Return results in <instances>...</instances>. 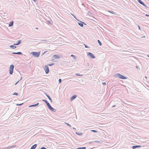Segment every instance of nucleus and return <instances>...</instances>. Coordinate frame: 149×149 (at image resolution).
<instances>
[{
	"label": "nucleus",
	"instance_id": "nucleus-1",
	"mask_svg": "<svg viewBox=\"0 0 149 149\" xmlns=\"http://www.w3.org/2000/svg\"><path fill=\"white\" fill-rule=\"evenodd\" d=\"M42 100L46 103L47 107L49 109L53 112L55 111V109L51 106L49 103L46 100Z\"/></svg>",
	"mask_w": 149,
	"mask_h": 149
},
{
	"label": "nucleus",
	"instance_id": "nucleus-2",
	"mask_svg": "<svg viewBox=\"0 0 149 149\" xmlns=\"http://www.w3.org/2000/svg\"><path fill=\"white\" fill-rule=\"evenodd\" d=\"M115 76L116 77H119L122 79H126L127 78L126 77L119 73L116 74Z\"/></svg>",
	"mask_w": 149,
	"mask_h": 149
},
{
	"label": "nucleus",
	"instance_id": "nucleus-3",
	"mask_svg": "<svg viewBox=\"0 0 149 149\" xmlns=\"http://www.w3.org/2000/svg\"><path fill=\"white\" fill-rule=\"evenodd\" d=\"M31 54H32L35 57H38L40 56V52H32L31 53Z\"/></svg>",
	"mask_w": 149,
	"mask_h": 149
},
{
	"label": "nucleus",
	"instance_id": "nucleus-4",
	"mask_svg": "<svg viewBox=\"0 0 149 149\" xmlns=\"http://www.w3.org/2000/svg\"><path fill=\"white\" fill-rule=\"evenodd\" d=\"M14 66L13 65H10L9 68V74H12L13 72V69Z\"/></svg>",
	"mask_w": 149,
	"mask_h": 149
},
{
	"label": "nucleus",
	"instance_id": "nucleus-5",
	"mask_svg": "<svg viewBox=\"0 0 149 149\" xmlns=\"http://www.w3.org/2000/svg\"><path fill=\"white\" fill-rule=\"evenodd\" d=\"M88 56H89L92 58H95L94 55L91 52H88L87 54Z\"/></svg>",
	"mask_w": 149,
	"mask_h": 149
},
{
	"label": "nucleus",
	"instance_id": "nucleus-6",
	"mask_svg": "<svg viewBox=\"0 0 149 149\" xmlns=\"http://www.w3.org/2000/svg\"><path fill=\"white\" fill-rule=\"evenodd\" d=\"M45 73L46 74H47L49 72V71L48 67V65H45Z\"/></svg>",
	"mask_w": 149,
	"mask_h": 149
},
{
	"label": "nucleus",
	"instance_id": "nucleus-7",
	"mask_svg": "<svg viewBox=\"0 0 149 149\" xmlns=\"http://www.w3.org/2000/svg\"><path fill=\"white\" fill-rule=\"evenodd\" d=\"M138 2L140 3L141 4L143 5L146 8H148V6L146 5L141 0H137Z\"/></svg>",
	"mask_w": 149,
	"mask_h": 149
},
{
	"label": "nucleus",
	"instance_id": "nucleus-8",
	"mask_svg": "<svg viewBox=\"0 0 149 149\" xmlns=\"http://www.w3.org/2000/svg\"><path fill=\"white\" fill-rule=\"evenodd\" d=\"M141 147V146L136 145L133 146L132 148L133 149H135L137 148H140Z\"/></svg>",
	"mask_w": 149,
	"mask_h": 149
},
{
	"label": "nucleus",
	"instance_id": "nucleus-9",
	"mask_svg": "<svg viewBox=\"0 0 149 149\" xmlns=\"http://www.w3.org/2000/svg\"><path fill=\"white\" fill-rule=\"evenodd\" d=\"M37 145L36 144H35L31 146L30 149H35L36 148Z\"/></svg>",
	"mask_w": 149,
	"mask_h": 149
},
{
	"label": "nucleus",
	"instance_id": "nucleus-10",
	"mask_svg": "<svg viewBox=\"0 0 149 149\" xmlns=\"http://www.w3.org/2000/svg\"><path fill=\"white\" fill-rule=\"evenodd\" d=\"M77 97V95H74L72 96L71 98V100H73L75 99L76 97Z\"/></svg>",
	"mask_w": 149,
	"mask_h": 149
},
{
	"label": "nucleus",
	"instance_id": "nucleus-11",
	"mask_svg": "<svg viewBox=\"0 0 149 149\" xmlns=\"http://www.w3.org/2000/svg\"><path fill=\"white\" fill-rule=\"evenodd\" d=\"M13 54H22V53L20 52H13L12 53Z\"/></svg>",
	"mask_w": 149,
	"mask_h": 149
},
{
	"label": "nucleus",
	"instance_id": "nucleus-12",
	"mask_svg": "<svg viewBox=\"0 0 149 149\" xmlns=\"http://www.w3.org/2000/svg\"><path fill=\"white\" fill-rule=\"evenodd\" d=\"M39 104V103H37L36 104H33V105H31L29 106V107H36V106H37Z\"/></svg>",
	"mask_w": 149,
	"mask_h": 149
},
{
	"label": "nucleus",
	"instance_id": "nucleus-13",
	"mask_svg": "<svg viewBox=\"0 0 149 149\" xmlns=\"http://www.w3.org/2000/svg\"><path fill=\"white\" fill-rule=\"evenodd\" d=\"M54 58H59V56L57 55H55L53 56Z\"/></svg>",
	"mask_w": 149,
	"mask_h": 149
},
{
	"label": "nucleus",
	"instance_id": "nucleus-14",
	"mask_svg": "<svg viewBox=\"0 0 149 149\" xmlns=\"http://www.w3.org/2000/svg\"><path fill=\"white\" fill-rule=\"evenodd\" d=\"M13 21H12V22H10V23L9 24V26H12L13 25Z\"/></svg>",
	"mask_w": 149,
	"mask_h": 149
},
{
	"label": "nucleus",
	"instance_id": "nucleus-15",
	"mask_svg": "<svg viewBox=\"0 0 149 149\" xmlns=\"http://www.w3.org/2000/svg\"><path fill=\"white\" fill-rule=\"evenodd\" d=\"M10 47H11L13 49H15L16 48V47L15 46H14V45H13L10 46Z\"/></svg>",
	"mask_w": 149,
	"mask_h": 149
},
{
	"label": "nucleus",
	"instance_id": "nucleus-16",
	"mask_svg": "<svg viewBox=\"0 0 149 149\" xmlns=\"http://www.w3.org/2000/svg\"><path fill=\"white\" fill-rule=\"evenodd\" d=\"M46 95L48 97L49 100H50V101L51 102H52V100L51 98L50 97V96L49 95H47V94H46Z\"/></svg>",
	"mask_w": 149,
	"mask_h": 149
},
{
	"label": "nucleus",
	"instance_id": "nucleus-17",
	"mask_svg": "<svg viewBox=\"0 0 149 149\" xmlns=\"http://www.w3.org/2000/svg\"><path fill=\"white\" fill-rule=\"evenodd\" d=\"M78 24L81 27H83V25L82 24V23H78Z\"/></svg>",
	"mask_w": 149,
	"mask_h": 149
},
{
	"label": "nucleus",
	"instance_id": "nucleus-18",
	"mask_svg": "<svg viewBox=\"0 0 149 149\" xmlns=\"http://www.w3.org/2000/svg\"><path fill=\"white\" fill-rule=\"evenodd\" d=\"M76 134H77L78 135H79V136H81L82 134V133H77V132H76Z\"/></svg>",
	"mask_w": 149,
	"mask_h": 149
},
{
	"label": "nucleus",
	"instance_id": "nucleus-19",
	"mask_svg": "<svg viewBox=\"0 0 149 149\" xmlns=\"http://www.w3.org/2000/svg\"><path fill=\"white\" fill-rule=\"evenodd\" d=\"M108 12L109 13H110L112 14H114V15L116 14L114 12H113V11H110L108 10Z\"/></svg>",
	"mask_w": 149,
	"mask_h": 149
},
{
	"label": "nucleus",
	"instance_id": "nucleus-20",
	"mask_svg": "<svg viewBox=\"0 0 149 149\" xmlns=\"http://www.w3.org/2000/svg\"><path fill=\"white\" fill-rule=\"evenodd\" d=\"M97 42H98L99 43V45L100 46H101L102 45V43L99 40H97Z\"/></svg>",
	"mask_w": 149,
	"mask_h": 149
},
{
	"label": "nucleus",
	"instance_id": "nucleus-21",
	"mask_svg": "<svg viewBox=\"0 0 149 149\" xmlns=\"http://www.w3.org/2000/svg\"><path fill=\"white\" fill-rule=\"evenodd\" d=\"M85 147H79L77 148V149H85Z\"/></svg>",
	"mask_w": 149,
	"mask_h": 149
},
{
	"label": "nucleus",
	"instance_id": "nucleus-22",
	"mask_svg": "<svg viewBox=\"0 0 149 149\" xmlns=\"http://www.w3.org/2000/svg\"><path fill=\"white\" fill-rule=\"evenodd\" d=\"M21 43V40H20L18 41V44L19 45Z\"/></svg>",
	"mask_w": 149,
	"mask_h": 149
},
{
	"label": "nucleus",
	"instance_id": "nucleus-23",
	"mask_svg": "<svg viewBox=\"0 0 149 149\" xmlns=\"http://www.w3.org/2000/svg\"><path fill=\"white\" fill-rule=\"evenodd\" d=\"M84 45L85 46V47L86 48H90V47H89L86 45L85 44H84Z\"/></svg>",
	"mask_w": 149,
	"mask_h": 149
},
{
	"label": "nucleus",
	"instance_id": "nucleus-24",
	"mask_svg": "<svg viewBox=\"0 0 149 149\" xmlns=\"http://www.w3.org/2000/svg\"><path fill=\"white\" fill-rule=\"evenodd\" d=\"M65 123L68 126L70 127H71V126L69 124L67 123Z\"/></svg>",
	"mask_w": 149,
	"mask_h": 149
},
{
	"label": "nucleus",
	"instance_id": "nucleus-25",
	"mask_svg": "<svg viewBox=\"0 0 149 149\" xmlns=\"http://www.w3.org/2000/svg\"><path fill=\"white\" fill-rule=\"evenodd\" d=\"M54 65V64L53 63H51V64H49L48 65H49V66H52L53 65Z\"/></svg>",
	"mask_w": 149,
	"mask_h": 149
},
{
	"label": "nucleus",
	"instance_id": "nucleus-26",
	"mask_svg": "<svg viewBox=\"0 0 149 149\" xmlns=\"http://www.w3.org/2000/svg\"><path fill=\"white\" fill-rule=\"evenodd\" d=\"M58 82L59 84H60L61 82V79H59Z\"/></svg>",
	"mask_w": 149,
	"mask_h": 149
},
{
	"label": "nucleus",
	"instance_id": "nucleus-27",
	"mask_svg": "<svg viewBox=\"0 0 149 149\" xmlns=\"http://www.w3.org/2000/svg\"><path fill=\"white\" fill-rule=\"evenodd\" d=\"M75 75L77 76H82V75H80V74L78 73H76L75 74Z\"/></svg>",
	"mask_w": 149,
	"mask_h": 149
},
{
	"label": "nucleus",
	"instance_id": "nucleus-28",
	"mask_svg": "<svg viewBox=\"0 0 149 149\" xmlns=\"http://www.w3.org/2000/svg\"><path fill=\"white\" fill-rule=\"evenodd\" d=\"M13 95H18V93H13Z\"/></svg>",
	"mask_w": 149,
	"mask_h": 149
},
{
	"label": "nucleus",
	"instance_id": "nucleus-29",
	"mask_svg": "<svg viewBox=\"0 0 149 149\" xmlns=\"http://www.w3.org/2000/svg\"><path fill=\"white\" fill-rule=\"evenodd\" d=\"M12 148V146H10V147H7L6 148V149H10V148Z\"/></svg>",
	"mask_w": 149,
	"mask_h": 149
},
{
	"label": "nucleus",
	"instance_id": "nucleus-30",
	"mask_svg": "<svg viewBox=\"0 0 149 149\" xmlns=\"http://www.w3.org/2000/svg\"><path fill=\"white\" fill-rule=\"evenodd\" d=\"M91 131L94 132H97V131L95 130H91Z\"/></svg>",
	"mask_w": 149,
	"mask_h": 149
},
{
	"label": "nucleus",
	"instance_id": "nucleus-31",
	"mask_svg": "<svg viewBox=\"0 0 149 149\" xmlns=\"http://www.w3.org/2000/svg\"><path fill=\"white\" fill-rule=\"evenodd\" d=\"M23 104V103H22V104H16V105H17V106H21V105H22V104Z\"/></svg>",
	"mask_w": 149,
	"mask_h": 149
},
{
	"label": "nucleus",
	"instance_id": "nucleus-32",
	"mask_svg": "<svg viewBox=\"0 0 149 149\" xmlns=\"http://www.w3.org/2000/svg\"><path fill=\"white\" fill-rule=\"evenodd\" d=\"M42 41L46 42H49V41L47 40H42Z\"/></svg>",
	"mask_w": 149,
	"mask_h": 149
},
{
	"label": "nucleus",
	"instance_id": "nucleus-33",
	"mask_svg": "<svg viewBox=\"0 0 149 149\" xmlns=\"http://www.w3.org/2000/svg\"><path fill=\"white\" fill-rule=\"evenodd\" d=\"M71 56L73 57L74 58H75V56H74V55L73 54L71 55Z\"/></svg>",
	"mask_w": 149,
	"mask_h": 149
},
{
	"label": "nucleus",
	"instance_id": "nucleus-34",
	"mask_svg": "<svg viewBox=\"0 0 149 149\" xmlns=\"http://www.w3.org/2000/svg\"><path fill=\"white\" fill-rule=\"evenodd\" d=\"M40 149H47L45 147H42L40 148Z\"/></svg>",
	"mask_w": 149,
	"mask_h": 149
},
{
	"label": "nucleus",
	"instance_id": "nucleus-35",
	"mask_svg": "<svg viewBox=\"0 0 149 149\" xmlns=\"http://www.w3.org/2000/svg\"><path fill=\"white\" fill-rule=\"evenodd\" d=\"M102 84L103 85H106V83L105 82H103L102 83Z\"/></svg>",
	"mask_w": 149,
	"mask_h": 149
},
{
	"label": "nucleus",
	"instance_id": "nucleus-36",
	"mask_svg": "<svg viewBox=\"0 0 149 149\" xmlns=\"http://www.w3.org/2000/svg\"><path fill=\"white\" fill-rule=\"evenodd\" d=\"M94 142H95L97 143H98L100 142V141H95Z\"/></svg>",
	"mask_w": 149,
	"mask_h": 149
},
{
	"label": "nucleus",
	"instance_id": "nucleus-37",
	"mask_svg": "<svg viewBox=\"0 0 149 149\" xmlns=\"http://www.w3.org/2000/svg\"><path fill=\"white\" fill-rule=\"evenodd\" d=\"M48 51H45L44 53H43L42 54V55L44 54L46 52H47Z\"/></svg>",
	"mask_w": 149,
	"mask_h": 149
},
{
	"label": "nucleus",
	"instance_id": "nucleus-38",
	"mask_svg": "<svg viewBox=\"0 0 149 149\" xmlns=\"http://www.w3.org/2000/svg\"><path fill=\"white\" fill-rule=\"evenodd\" d=\"M14 45H18L19 44H18V43H14Z\"/></svg>",
	"mask_w": 149,
	"mask_h": 149
},
{
	"label": "nucleus",
	"instance_id": "nucleus-39",
	"mask_svg": "<svg viewBox=\"0 0 149 149\" xmlns=\"http://www.w3.org/2000/svg\"><path fill=\"white\" fill-rule=\"evenodd\" d=\"M80 22H81V23H82L83 24H84L85 25H86V24L85 23H84V22H81V21Z\"/></svg>",
	"mask_w": 149,
	"mask_h": 149
},
{
	"label": "nucleus",
	"instance_id": "nucleus-40",
	"mask_svg": "<svg viewBox=\"0 0 149 149\" xmlns=\"http://www.w3.org/2000/svg\"><path fill=\"white\" fill-rule=\"evenodd\" d=\"M19 81H18L15 84V85H16L19 82Z\"/></svg>",
	"mask_w": 149,
	"mask_h": 149
},
{
	"label": "nucleus",
	"instance_id": "nucleus-41",
	"mask_svg": "<svg viewBox=\"0 0 149 149\" xmlns=\"http://www.w3.org/2000/svg\"><path fill=\"white\" fill-rule=\"evenodd\" d=\"M145 36H143L142 37V38H145Z\"/></svg>",
	"mask_w": 149,
	"mask_h": 149
},
{
	"label": "nucleus",
	"instance_id": "nucleus-42",
	"mask_svg": "<svg viewBox=\"0 0 149 149\" xmlns=\"http://www.w3.org/2000/svg\"><path fill=\"white\" fill-rule=\"evenodd\" d=\"M145 16H149V15H147V14H146V15H145Z\"/></svg>",
	"mask_w": 149,
	"mask_h": 149
},
{
	"label": "nucleus",
	"instance_id": "nucleus-43",
	"mask_svg": "<svg viewBox=\"0 0 149 149\" xmlns=\"http://www.w3.org/2000/svg\"><path fill=\"white\" fill-rule=\"evenodd\" d=\"M115 106V105H114L112 106V107H114Z\"/></svg>",
	"mask_w": 149,
	"mask_h": 149
},
{
	"label": "nucleus",
	"instance_id": "nucleus-44",
	"mask_svg": "<svg viewBox=\"0 0 149 149\" xmlns=\"http://www.w3.org/2000/svg\"><path fill=\"white\" fill-rule=\"evenodd\" d=\"M136 68L137 69H138V66H136Z\"/></svg>",
	"mask_w": 149,
	"mask_h": 149
},
{
	"label": "nucleus",
	"instance_id": "nucleus-45",
	"mask_svg": "<svg viewBox=\"0 0 149 149\" xmlns=\"http://www.w3.org/2000/svg\"><path fill=\"white\" fill-rule=\"evenodd\" d=\"M12 146V148H14L15 147V146Z\"/></svg>",
	"mask_w": 149,
	"mask_h": 149
},
{
	"label": "nucleus",
	"instance_id": "nucleus-46",
	"mask_svg": "<svg viewBox=\"0 0 149 149\" xmlns=\"http://www.w3.org/2000/svg\"><path fill=\"white\" fill-rule=\"evenodd\" d=\"M73 129L76 130V129L75 128H74V127H73Z\"/></svg>",
	"mask_w": 149,
	"mask_h": 149
},
{
	"label": "nucleus",
	"instance_id": "nucleus-47",
	"mask_svg": "<svg viewBox=\"0 0 149 149\" xmlns=\"http://www.w3.org/2000/svg\"><path fill=\"white\" fill-rule=\"evenodd\" d=\"M139 27V28L140 29V26H138Z\"/></svg>",
	"mask_w": 149,
	"mask_h": 149
},
{
	"label": "nucleus",
	"instance_id": "nucleus-48",
	"mask_svg": "<svg viewBox=\"0 0 149 149\" xmlns=\"http://www.w3.org/2000/svg\"><path fill=\"white\" fill-rule=\"evenodd\" d=\"M145 78H146V79H147V77H146H146H145Z\"/></svg>",
	"mask_w": 149,
	"mask_h": 149
},
{
	"label": "nucleus",
	"instance_id": "nucleus-49",
	"mask_svg": "<svg viewBox=\"0 0 149 149\" xmlns=\"http://www.w3.org/2000/svg\"><path fill=\"white\" fill-rule=\"evenodd\" d=\"M36 29H38V28H36Z\"/></svg>",
	"mask_w": 149,
	"mask_h": 149
},
{
	"label": "nucleus",
	"instance_id": "nucleus-50",
	"mask_svg": "<svg viewBox=\"0 0 149 149\" xmlns=\"http://www.w3.org/2000/svg\"><path fill=\"white\" fill-rule=\"evenodd\" d=\"M148 56L149 57V55H148Z\"/></svg>",
	"mask_w": 149,
	"mask_h": 149
},
{
	"label": "nucleus",
	"instance_id": "nucleus-51",
	"mask_svg": "<svg viewBox=\"0 0 149 149\" xmlns=\"http://www.w3.org/2000/svg\"><path fill=\"white\" fill-rule=\"evenodd\" d=\"M33 1H34V2H35V1H35V0H33Z\"/></svg>",
	"mask_w": 149,
	"mask_h": 149
}]
</instances>
